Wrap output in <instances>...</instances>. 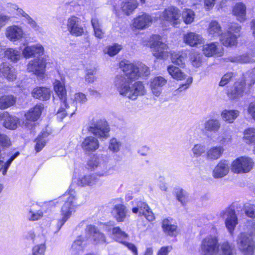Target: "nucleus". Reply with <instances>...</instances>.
Wrapping results in <instances>:
<instances>
[{
    "instance_id": "f257e3e1",
    "label": "nucleus",
    "mask_w": 255,
    "mask_h": 255,
    "mask_svg": "<svg viewBox=\"0 0 255 255\" xmlns=\"http://www.w3.org/2000/svg\"><path fill=\"white\" fill-rule=\"evenodd\" d=\"M76 200V192L72 189V185H71L68 191L66 192L57 200L45 202L43 203L42 206H40L38 204L33 205L28 212L27 218L31 221H37L42 218L43 216V210L44 207H46L49 205H52L55 203L64 201V203L61 209L62 218L58 221L57 224V232H58L70 218L72 214L76 211L77 207Z\"/></svg>"
},
{
    "instance_id": "f03ea898",
    "label": "nucleus",
    "mask_w": 255,
    "mask_h": 255,
    "mask_svg": "<svg viewBox=\"0 0 255 255\" xmlns=\"http://www.w3.org/2000/svg\"><path fill=\"white\" fill-rule=\"evenodd\" d=\"M53 86L54 90L61 102V107L57 113V117L61 120L66 116L69 115L72 117L77 110V104H85L88 100L85 94L79 92L75 94L74 102L69 105L66 102L67 92L63 82L56 80L53 83Z\"/></svg>"
},
{
    "instance_id": "7ed1b4c3",
    "label": "nucleus",
    "mask_w": 255,
    "mask_h": 255,
    "mask_svg": "<svg viewBox=\"0 0 255 255\" xmlns=\"http://www.w3.org/2000/svg\"><path fill=\"white\" fill-rule=\"evenodd\" d=\"M132 82L124 75H118L115 77L114 84L121 95L134 100L138 96L145 95L146 90L142 82L137 81L131 84Z\"/></svg>"
},
{
    "instance_id": "20e7f679",
    "label": "nucleus",
    "mask_w": 255,
    "mask_h": 255,
    "mask_svg": "<svg viewBox=\"0 0 255 255\" xmlns=\"http://www.w3.org/2000/svg\"><path fill=\"white\" fill-rule=\"evenodd\" d=\"M249 226V232L240 234L237 240L239 249L242 252L243 255H254L255 249V222H252Z\"/></svg>"
},
{
    "instance_id": "39448f33",
    "label": "nucleus",
    "mask_w": 255,
    "mask_h": 255,
    "mask_svg": "<svg viewBox=\"0 0 255 255\" xmlns=\"http://www.w3.org/2000/svg\"><path fill=\"white\" fill-rule=\"evenodd\" d=\"M88 129L102 140L106 139L110 136V128L108 122L104 119L93 120Z\"/></svg>"
},
{
    "instance_id": "423d86ee",
    "label": "nucleus",
    "mask_w": 255,
    "mask_h": 255,
    "mask_svg": "<svg viewBox=\"0 0 255 255\" xmlns=\"http://www.w3.org/2000/svg\"><path fill=\"white\" fill-rule=\"evenodd\" d=\"M150 48L153 56L157 59H166L169 55L168 47L165 40L158 35H153Z\"/></svg>"
},
{
    "instance_id": "0eeeda50",
    "label": "nucleus",
    "mask_w": 255,
    "mask_h": 255,
    "mask_svg": "<svg viewBox=\"0 0 255 255\" xmlns=\"http://www.w3.org/2000/svg\"><path fill=\"white\" fill-rule=\"evenodd\" d=\"M241 27L237 23H231L228 28V31L222 33L220 40L225 46L235 45L237 43V39L240 36L239 32Z\"/></svg>"
},
{
    "instance_id": "6e6552de",
    "label": "nucleus",
    "mask_w": 255,
    "mask_h": 255,
    "mask_svg": "<svg viewBox=\"0 0 255 255\" xmlns=\"http://www.w3.org/2000/svg\"><path fill=\"white\" fill-rule=\"evenodd\" d=\"M220 245L217 236L209 235L204 238L200 245L203 255H216L219 252Z\"/></svg>"
},
{
    "instance_id": "1a4fd4ad",
    "label": "nucleus",
    "mask_w": 255,
    "mask_h": 255,
    "mask_svg": "<svg viewBox=\"0 0 255 255\" xmlns=\"http://www.w3.org/2000/svg\"><path fill=\"white\" fill-rule=\"evenodd\" d=\"M254 162L248 156H241L234 160L231 165V170L235 173H246L253 168Z\"/></svg>"
},
{
    "instance_id": "9d476101",
    "label": "nucleus",
    "mask_w": 255,
    "mask_h": 255,
    "mask_svg": "<svg viewBox=\"0 0 255 255\" xmlns=\"http://www.w3.org/2000/svg\"><path fill=\"white\" fill-rule=\"evenodd\" d=\"M221 216L225 219L226 226L230 233L232 235L238 224V218L235 210L230 207L227 208L222 211Z\"/></svg>"
},
{
    "instance_id": "9b49d317",
    "label": "nucleus",
    "mask_w": 255,
    "mask_h": 255,
    "mask_svg": "<svg viewBox=\"0 0 255 255\" xmlns=\"http://www.w3.org/2000/svg\"><path fill=\"white\" fill-rule=\"evenodd\" d=\"M180 10L174 6H169L162 12V17L164 20L169 22L174 27H178L180 24Z\"/></svg>"
},
{
    "instance_id": "f8f14e48",
    "label": "nucleus",
    "mask_w": 255,
    "mask_h": 255,
    "mask_svg": "<svg viewBox=\"0 0 255 255\" xmlns=\"http://www.w3.org/2000/svg\"><path fill=\"white\" fill-rule=\"evenodd\" d=\"M120 67L124 72L123 75L128 79L132 81L138 78L137 64L130 63L128 61H122L120 63Z\"/></svg>"
},
{
    "instance_id": "ddd939ff",
    "label": "nucleus",
    "mask_w": 255,
    "mask_h": 255,
    "mask_svg": "<svg viewBox=\"0 0 255 255\" xmlns=\"http://www.w3.org/2000/svg\"><path fill=\"white\" fill-rule=\"evenodd\" d=\"M245 82L243 79H240L235 82L234 85L229 88L227 91L228 97L232 100H236L243 97L246 93Z\"/></svg>"
},
{
    "instance_id": "4468645a",
    "label": "nucleus",
    "mask_w": 255,
    "mask_h": 255,
    "mask_svg": "<svg viewBox=\"0 0 255 255\" xmlns=\"http://www.w3.org/2000/svg\"><path fill=\"white\" fill-rule=\"evenodd\" d=\"M67 30L73 35L79 36L84 33V29L81 25L80 19L76 16L69 17L67 21Z\"/></svg>"
},
{
    "instance_id": "2eb2a0df",
    "label": "nucleus",
    "mask_w": 255,
    "mask_h": 255,
    "mask_svg": "<svg viewBox=\"0 0 255 255\" xmlns=\"http://www.w3.org/2000/svg\"><path fill=\"white\" fill-rule=\"evenodd\" d=\"M24 35V32L23 29L19 25H13L8 26L5 30L6 38L13 42L20 40L23 38Z\"/></svg>"
},
{
    "instance_id": "dca6fc26",
    "label": "nucleus",
    "mask_w": 255,
    "mask_h": 255,
    "mask_svg": "<svg viewBox=\"0 0 255 255\" xmlns=\"http://www.w3.org/2000/svg\"><path fill=\"white\" fill-rule=\"evenodd\" d=\"M45 68V61L43 58H35L31 60L27 66V70L29 72L39 75L44 74Z\"/></svg>"
},
{
    "instance_id": "f3484780",
    "label": "nucleus",
    "mask_w": 255,
    "mask_h": 255,
    "mask_svg": "<svg viewBox=\"0 0 255 255\" xmlns=\"http://www.w3.org/2000/svg\"><path fill=\"white\" fill-rule=\"evenodd\" d=\"M153 21V18L146 13L143 12L133 19L132 26L136 29H144L149 27Z\"/></svg>"
},
{
    "instance_id": "a211bd4d",
    "label": "nucleus",
    "mask_w": 255,
    "mask_h": 255,
    "mask_svg": "<svg viewBox=\"0 0 255 255\" xmlns=\"http://www.w3.org/2000/svg\"><path fill=\"white\" fill-rule=\"evenodd\" d=\"M44 52V48L40 44L25 46L22 50V54L25 58L31 57L40 58Z\"/></svg>"
},
{
    "instance_id": "6ab92c4d",
    "label": "nucleus",
    "mask_w": 255,
    "mask_h": 255,
    "mask_svg": "<svg viewBox=\"0 0 255 255\" xmlns=\"http://www.w3.org/2000/svg\"><path fill=\"white\" fill-rule=\"evenodd\" d=\"M132 211L134 213L139 212L140 215L144 216L149 221H151L154 219L153 213L145 202L138 201L136 206L133 208Z\"/></svg>"
},
{
    "instance_id": "aec40b11",
    "label": "nucleus",
    "mask_w": 255,
    "mask_h": 255,
    "mask_svg": "<svg viewBox=\"0 0 255 255\" xmlns=\"http://www.w3.org/2000/svg\"><path fill=\"white\" fill-rule=\"evenodd\" d=\"M229 171V162L226 160H222L214 168L212 175L216 179L221 178L227 175Z\"/></svg>"
},
{
    "instance_id": "412c9836",
    "label": "nucleus",
    "mask_w": 255,
    "mask_h": 255,
    "mask_svg": "<svg viewBox=\"0 0 255 255\" xmlns=\"http://www.w3.org/2000/svg\"><path fill=\"white\" fill-rule=\"evenodd\" d=\"M167 80L162 76H156L150 80V87L152 93L156 96L160 95L162 87L166 84Z\"/></svg>"
},
{
    "instance_id": "4be33fe9",
    "label": "nucleus",
    "mask_w": 255,
    "mask_h": 255,
    "mask_svg": "<svg viewBox=\"0 0 255 255\" xmlns=\"http://www.w3.org/2000/svg\"><path fill=\"white\" fill-rule=\"evenodd\" d=\"M81 147L86 152H93L99 148V141L94 136H87L82 141Z\"/></svg>"
},
{
    "instance_id": "5701e85b",
    "label": "nucleus",
    "mask_w": 255,
    "mask_h": 255,
    "mask_svg": "<svg viewBox=\"0 0 255 255\" xmlns=\"http://www.w3.org/2000/svg\"><path fill=\"white\" fill-rule=\"evenodd\" d=\"M86 232L92 236L94 243L95 244H103L106 243V237L103 234L99 232L96 228L91 225L87 226Z\"/></svg>"
},
{
    "instance_id": "b1692460",
    "label": "nucleus",
    "mask_w": 255,
    "mask_h": 255,
    "mask_svg": "<svg viewBox=\"0 0 255 255\" xmlns=\"http://www.w3.org/2000/svg\"><path fill=\"white\" fill-rule=\"evenodd\" d=\"M183 40L186 44L194 47L203 43V38L198 33L189 32L184 34Z\"/></svg>"
},
{
    "instance_id": "393cba45",
    "label": "nucleus",
    "mask_w": 255,
    "mask_h": 255,
    "mask_svg": "<svg viewBox=\"0 0 255 255\" xmlns=\"http://www.w3.org/2000/svg\"><path fill=\"white\" fill-rule=\"evenodd\" d=\"M0 119L4 120L3 124L4 127L10 129L16 128L19 124V120L16 117L10 116L6 112L0 114Z\"/></svg>"
},
{
    "instance_id": "a878e982",
    "label": "nucleus",
    "mask_w": 255,
    "mask_h": 255,
    "mask_svg": "<svg viewBox=\"0 0 255 255\" xmlns=\"http://www.w3.org/2000/svg\"><path fill=\"white\" fill-rule=\"evenodd\" d=\"M127 209L126 206L121 204L114 206L111 213L113 217L119 222L124 221L127 214Z\"/></svg>"
},
{
    "instance_id": "bb28decb",
    "label": "nucleus",
    "mask_w": 255,
    "mask_h": 255,
    "mask_svg": "<svg viewBox=\"0 0 255 255\" xmlns=\"http://www.w3.org/2000/svg\"><path fill=\"white\" fill-rule=\"evenodd\" d=\"M246 6L243 2H238L233 7L232 13L238 20L244 22L246 20Z\"/></svg>"
},
{
    "instance_id": "cd10ccee",
    "label": "nucleus",
    "mask_w": 255,
    "mask_h": 255,
    "mask_svg": "<svg viewBox=\"0 0 255 255\" xmlns=\"http://www.w3.org/2000/svg\"><path fill=\"white\" fill-rule=\"evenodd\" d=\"M52 91L46 87H37L34 88L32 92L34 98L42 101L49 100L51 96Z\"/></svg>"
},
{
    "instance_id": "c85d7f7f",
    "label": "nucleus",
    "mask_w": 255,
    "mask_h": 255,
    "mask_svg": "<svg viewBox=\"0 0 255 255\" xmlns=\"http://www.w3.org/2000/svg\"><path fill=\"white\" fill-rule=\"evenodd\" d=\"M224 149L222 146H215L209 148L206 154L207 159L214 161L218 159L222 155Z\"/></svg>"
},
{
    "instance_id": "c756f323",
    "label": "nucleus",
    "mask_w": 255,
    "mask_h": 255,
    "mask_svg": "<svg viewBox=\"0 0 255 255\" xmlns=\"http://www.w3.org/2000/svg\"><path fill=\"white\" fill-rule=\"evenodd\" d=\"M86 242L84 238L80 236L73 243L70 252L73 255H79L83 253Z\"/></svg>"
},
{
    "instance_id": "7c9ffc66",
    "label": "nucleus",
    "mask_w": 255,
    "mask_h": 255,
    "mask_svg": "<svg viewBox=\"0 0 255 255\" xmlns=\"http://www.w3.org/2000/svg\"><path fill=\"white\" fill-rule=\"evenodd\" d=\"M0 72L9 81H13L16 78L14 69L7 63H3L0 65Z\"/></svg>"
},
{
    "instance_id": "2f4dec72",
    "label": "nucleus",
    "mask_w": 255,
    "mask_h": 255,
    "mask_svg": "<svg viewBox=\"0 0 255 255\" xmlns=\"http://www.w3.org/2000/svg\"><path fill=\"white\" fill-rule=\"evenodd\" d=\"M239 115V111L236 110H224L221 114L223 121L228 123H233Z\"/></svg>"
},
{
    "instance_id": "473e14b6",
    "label": "nucleus",
    "mask_w": 255,
    "mask_h": 255,
    "mask_svg": "<svg viewBox=\"0 0 255 255\" xmlns=\"http://www.w3.org/2000/svg\"><path fill=\"white\" fill-rule=\"evenodd\" d=\"M235 248L234 245L228 241L222 243L219 247V255H234Z\"/></svg>"
},
{
    "instance_id": "72a5a7b5",
    "label": "nucleus",
    "mask_w": 255,
    "mask_h": 255,
    "mask_svg": "<svg viewBox=\"0 0 255 255\" xmlns=\"http://www.w3.org/2000/svg\"><path fill=\"white\" fill-rule=\"evenodd\" d=\"M138 2L137 0H126L122 5V10L126 14H130L137 7Z\"/></svg>"
},
{
    "instance_id": "f704fd0d",
    "label": "nucleus",
    "mask_w": 255,
    "mask_h": 255,
    "mask_svg": "<svg viewBox=\"0 0 255 255\" xmlns=\"http://www.w3.org/2000/svg\"><path fill=\"white\" fill-rule=\"evenodd\" d=\"M219 50L218 44L215 42L204 45L203 48V53L205 56L208 57L212 56L216 54L221 55L222 54V51H219Z\"/></svg>"
},
{
    "instance_id": "c9c22d12",
    "label": "nucleus",
    "mask_w": 255,
    "mask_h": 255,
    "mask_svg": "<svg viewBox=\"0 0 255 255\" xmlns=\"http://www.w3.org/2000/svg\"><path fill=\"white\" fill-rule=\"evenodd\" d=\"M43 107L41 105H36L33 108L31 109L25 116L26 120L31 121H36L40 117Z\"/></svg>"
},
{
    "instance_id": "e433bc0d",
    "label": "nucleus",
    "mask_w": 255,
    "mask_h": 255,
    "mask_svg": "<svg viewBox=\"0 0 255 255\" xmlns=\"http://www.w3.org/2000/svg\"><path fill=\"white\" fill-rule=\"evenodd\" d=\"M97 182V178L93 174L86 175L80 177L77 184L80 186H92Z\"/></svg>"
},
{
    "instance_id": "4c0bfd02",
    "label": "nucleus",
    "mask_w": 255,
    "mask_h": 255,
    "mask_svg": "<svg viewBox=\"0 0 255 255\" xmlns=\"http://www.w3.org/2000/svg\"><path fill=\"white\" fill-rule=\"evenodd\" d=\"M221 128V122L219 120L211 119L207 120L204 124L205 130L213 132L218 131Z\"/></svg>"
},
{
    "instance_id": "58836bf2",
    "label": "nucleus",
    "mask_w": 255,
    "mask_h": 255,
    "mask_svg": "<svg viewBox=\"0 0 255 255\" xmlns=\"http://www.w3.org/2000/svg\"><path fill=\"white\" fill-rule=\"evenodd\" d=\"M162 227L165 234L171 237L176 236L177 235V226L172 225L168 220L163 221Z\"/></svg>"
},
{
    "instance_id": "ea45409f",
    "label": "nucleus",
    "mask_w": 255,
    "mask_h": 255,
    "mask_svg": "<svg viewBox=\"0 0 255 255\" xmlns=\"http://www.w3.org/2000/svg\"><path fill=\"white\" fill-rule=\"evenodd\" d=\"M91 24L93 28L95 36L99 39L103 38L105 32L102 28V25L99 20L96 17H93L91 19Z\"/></svg>"
},
{
    "instance_id": "a19ab883",
    "label": "nucleus",
    "mask_w": 255,
    "mask_h": 255,
    "mask_svg": "<svg viewBox=\"0 0 255 255\" xmlns=\"http://www.w3.org/2000/svg\"><path fill=\"white\" fill-rule=\"evenodd\" d=\"M208 32L211 37L219 36L222 33L221 26L217 21H212L209 25Z\"/></svg>"
},
{
    "instance_id": "79ce46f5",
    "label": "nucleus",
    "mask_w": 255,
    "mask_h": 255,
    "mask_svg": "<svg viewBox=\"0 0 255 255\" xmlns=\"http://www.w3.org/2000/svg\"><path fill=\"white\" fill-rule=\"evenodd\" d=\"M244 141L248 144L255 143V128H250L246 129L244 131L243 137Z\"/></svg>"
},
{
    "instance_id": "37998d69",
    "label": "nucleus",
    "mask_w": 255,
    "mask_h": 255,
    "mask_svg": "<svg viewBox=\"0 0 255 255\" xmlns=\"http://www.w3.org/2000/svg\"><path fill=\"white\" fill-rule=\"evenodd\" d=\"M171 61L173 63L182 66L185 63L186 54L183 52H173L171 54Z\"/></svg>"
},
{
    "instance_id": "c03bdc74",
    "label": "nucleus",
    "mask_w": 255,
    "mask_h": 255,
    "mask_svg": "<svg viewBox=\"0 0 255 255\" xmlns=\"http://www.w3.org/2000/svg\"><path fill=\"white\" fill-rule=\"evenodd\" d=\"M15 98L12 95H4L0 97V109H5L12 106Z\"/></svg>"
},
{
    "instance_id": "a18cd8bd",
    "label": "nucleus",
    "mask_w": 255,
    "mask_h": 255,
    "mask_svg": "<svg viewBox=\"0 0 255 255\" xmlns=\"http://www.w3.org/2000/svg\"><path fill=\"white\" fill-rule=\"evenodd\" d=\"M4 56L13 62H17L21 57V53L17 49L10 48L5 50Z\"/></svg>"
},
{
    "instance_id": "49530a36",
    "label": "nucleus",
    "mask_w": 255,
    "mask_h": 255,
    "mask_svg": "<svg viewBox=\"0 0 255 255\" xmlns=\"http://www.w3.org/2000/svg\"><path fill=\"white\" fill-rule=\"evenodd\" d=\"M167 71L173 78L178 80L184 79L185 76L179 68L172 65L168 66Z\"/></svg>"
},
{
    "instance_id": "de8ad7c7",
    "label": "nucleus",
    "mask_w": 255,
    "mask_h": 255,
    "mask_svg": "<svg viewBox=\"0 0 255 255\" xmlns=\"http://www.w3.org/2000/svg\"><path fill=\"white\" fill-rule=\"evenodd\" d=\"M40 238L41 239L40 244L35 246L32 249V255H44L46 247L45 246V240L43 235Z\"/></svg>"
},
{
    "instance_id": "09e8293b",
    "label": "nucleus",
    "mask_w": 255,
    "mask_h": 255,
    "mask_svg": "<svg viewBox=\"0 0 255 255\" xmlns=\"http://www.w3.org/2000/svg\"><path fill=\"white\" fill-rule=\"evenodd\" d=\"M48 133L46 132H42L39 134L35 139L36 143L35 145V150L36 152H39L42 150L46 143V138L48 136Z\"/></svg>"
},
{
    "instance_id": "8fccbe9b",
    "label": "nucleus",
    "mask_w": 255,
    "mask_h": 255,
    "mask_svg": "<svg viewBox=\"0 0 255 255\" xmlns=\"http://www.w3.org/2000/svg\"><path fill=\"white\" fill-rule=\"evenodd\" d=\"M229 60L232 62H239L241 63H252L255 61L248 54L237 56H231L229 58Z\"/></svg>"
},
{
    "instance_id": "3c124183",
    "label": "nucleus",
    "mask_w": 255,
    "mask_h": 255,
    "mask_svg": "<svg viewBox=\"0 0 255 255\" xmlns=\"http://www.w3.org/2000/svg\"><path fill=\"white\" fill-rule=\"evenodd\" d=\"M113 173V169L106 163L102 162L99 166L97 174L99 176H107Z\"/></svg>"
},
{
    "instance_id": "603ef678",
    "label": "nucleus",
    "mask_w": 255,
    "mask_h": 255,
    "mask_svg": "<svg viewBox=\"0 0 255 255\" xmlns=\"http://www.w3.org/2000/svg\"><path fill=\"white\" fill-rule=\"evenodd\" d=\"M181 15L183 21L187 24L191 23L194 20L195 13L191 9H185Z\"/></svg>"
},
{
    "instance_id": "864d4df0",
    "label": "nucleus",
    "mask_w": 255,
    "mask_h": 255,
    "mask_svg": "<svg viewBox=\"0 0 255 255\" xmlns=\"http://www.w3.org/2000/svg\"><path fill=\"white\" fill-rule=\"evenodd\" d=\"M112 233L116 240L122 243L125 242L123 240L128 237V235L125 232L122 231L119 227L113 228L112 229Z\"/></svg>"
},
{
    "instance_id": "5fc2aeb1",
    "label": "nucleus",
    "mask_w": 255,
    "mask_h": 255,
    "mask_svg": "<svg viewBox=\"0 0 255 255\" xmlns=\"http://www.w3.org/2000/svg\"><path fill=\"white\" fill-rule=\"evenodd\" d=\"M122 49V46L117 43L107 46L104 50V52L110 56H113L117 54Z\"/></svg>"
},
{
    "instance_id": "6e6d98bb",
    "label": "nucleus",
    "mask_w": 255,
    "mask_h": 255,
    "mask_svg": "<svg viewBox=\"0 0 255 255\" xmlns=\"http://www.w3.org/2000/svg\"><path fill=\"white\" fill-rule=\"evenodd\" d=\"M245 79H242L245 82V85H247L250 87L255 83V68L251 71L247 72L245 76Z\"/></svg>"
},
{
    "instance_id": "4d7b16f0",
    "label": "nucleus",
    "mask_w": 255,
    "mask_h": 255,
    "mask_svg": "<svg viewBox=\"0 0 255 255\" xmlns=\"http://www.w3.org/2000/svg\"><path fill=\"white\" fill-rule=\"evenodd\" d=\"M192 157L197 158L202 155L205 152V146L201 144H196L191 149Z\"/></svg>"
},
{
    "instance_id": "13d9d810",
    "label": "nucleus",
    "mask_w": 255,
    "mask_h": 255,
    "mask_svg": "<svg viewBox=\"0 0 255 255\" xmlns=\"http://www.w3.org/2000/svg\"><path fill=\"white\" fill-rule=\"evenodd\" d=\"M122 142L116 138H112L110 139L109 149L113 152H118L120 150Z\"/></svg>"
},
{
    "instance_id": "bf43d9fd",
    "label": "nucleus",
    "mask_w": 255,
    "mask_h": 255,
    "mask_svg": "<svg viewBox=\"0 0 255 255\" xmlns=\"http://www.w3.org/2000/svg\"><path fill=\"white\" fill-rule=\"evenodd\" d=\"M101 164H102L101 159L97 155H94L92 156L88 162V165L90 168L93 169L97 168V170L99 168Z\"/></svg>"
},
{
    "instance_id": "052dcab7",
    "label": "nucleus",
    "mask_w": 255,
    "mask_h": 255,
    "mask_svg": "<svg viewBox=\"0 0 255 255\" xmlns=\"http://www.w3.org/2000/svg\"><path fill=\"white\" fill-rule=\"evenodd\" d=\"M231 136L225 132L219 135L217 138V142L221 146H225L231 141Z\"/></svg>"
},
{
    "instance_id": "680f3d73",
    "label": "nucleus",
    "mask_w": 255,
    "mask_h": 255,
    "mask_svg": "<svg viewBox=\"0 0 255 255\" xmlns=\"http://www.w3.org/2000/svg\"><path fill=\"white\" fill-rule=\"evenodd\" d=\"M176 193L177 200L184 205L188 200L187 193L182 189H179L177 190Z\"/></svg>"
},
{
    "instance_id": "e2e57ef3",
    "label": "nucleus",
    "mask_w": 255,
    "mask_h": 255,
    "mask_svg": "<svg viewBox=\"0 0 255 255\" xmlns=\"http://www.w3.org/2000/svg\"><path fill=\"white\" fill-rule=\"evenodd\" d=\"M138 73H139V77H146L150 74L149 68L143 63H138Z\"/></svg>"
},
{
    "instance_id": "0e129e2a",
    "label": "nucleus",
    "mask_w": 255,
    "mask_h": 255,
    "mask_svg": "<svg viewBox=\"0 0 255 255\" xmlns=\"http://www.w3.org/2000/svg\"><path fill=\"white\" fill-rule=\"evenodd\" d=\"M19 155V152H16L14 154H13L5 162L2 163V174L5 175L7 172V169H8L10 164L12 162V161L18 155Z\"/></svg>"
},
{
    "instance_id": "69168bd1",
    "label": "nucleus",
    "mask_w": 255,
    "mask_h": 255,
    "mask_svg": "<svg viewBox=\"0 0 255 255\" xmlns=\"http://www.w3.org/2000/svg\"><path fill=\"white\" fill-rule=\"evenodd\" d=\"M245 212L246 214L250 218H255V206L251 204L245 205Z\"/></svg>"
},
{
    "instance_id": "338daca9",
    "label": "nucleus",
    "mask_w": 255,
    "mask_h": 255,
    "mask_svg": "<svg viewBox=\"0 0 255 255\" xmlns=\"http://www.w3.org/2000/svg\"><path fill=\"white\" fill-rule=\"evenodd\" d=\"M233 76V74L231 72L225 74L222 78L220 82L219 85L220 86H224L228 83L232 79Z\"/></svg>"
},
{
    "instance_id": "774afa93",
    "label": "nucleus",
    "mask_w": 255,
    "mask_h": 255,
    "mask_svg": "<svg viewBox=\"0 0 255 255\" xmlns=\"http://www.w3.org/2000/svg\"><path fill=\"white\" fill-rule=\"evenodd\" d=\"M41 236L35 238V235L33 231H30L27 233L25 237L27 240H31L35 243H38L41 242V239L40 238Z\"/></svg>"
}]
</instances>
